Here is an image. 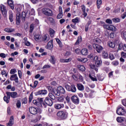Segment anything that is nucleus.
<instances>
[{
  "label": "nucleus",
  "instance_id": "nucleus-13",
  "mask_svg": "<svg viewBox=\"0 0 126 126\" xmlns=\"http://www.w3.org/2000/svg\"><path fill=\"white\" fill-rule=\"evenodd\" d=\"M71 100L74 104H76V105H78L79 104V98L75 95L72 96L71 97Z\"/></svg>",
  "mask_w": 126,
  "mask_h": 126
},
{
  "label": "nucleus",
  "instance_id": "nucleus-30",
  "mask_svg": "<svg viewBox=\"0 0 126 126\" xmlns=\"http://www.w3.org/2000/svg\"><path fill=\"white\" fill-rule=\"evenodd\" d=\"M102 5V0H96V5L98 9L100 8V6Z\"/></svg>",
  "mask_w": 126,
  "mask_h": 126
},
{
  "label": "nucleus",
  "instance_id": "nucleus-40",
  "mask_svg": "<svg viewBox=\"0 0 126 126\" xmlns=\"http://www.w3.org/2000/svg\"><path fill=\"white\" fill-rule=\"evenodd\" d=\"M89 77L93 81H97V78L95 76H92L91 75H89Z\"/></svg>",
  "mask_w": 126,
  "mask_h": 126
},
{
  "label": "nucleus",
  "instance_id": "nucleus-43",
  "mask_svg": "<svg viewBox=\"0 0 126 126\" xmlns=\"http://www.w3.org/2000/svg\"><path fill=\"white\" fill-rule=\"evenodd\" d=\"M16 10L17 13H20L21 12V9H22V7H21V6H18L17 7H16Z\"/></svg>",
  "mask_w": 126,
  "mask_h": 126
},
{
  "label": "nucleus",
  "instance_id": "nucleus-4",
  "mask_svg": "<svg viewBox=\"0 0 126 126\" xmlns=\"http://www.w3.org/2000/svg\"><path fill=\"white\" fill-rule=\"evenodd\" d=\"M57 116L62 119L64 120L67 118V112L66 111H60L57 113Z\"/></svg>",
  "mask_w": 126,
  "mask_h": 126
},
{
  "label": "nucleus",
  "instance_id": "nucleus-44",
  "mask_svg": "<svg viewBox=\"0 0 126 126\" xmlns=\"http://www.w3.org/2000/svg\"><path fill=\"white\" fill-rule=\"evenodd\" d=\"M108 56L109 55H108V53H107L105 52H102V57L104 59H107V58H108Z\"/></svg>",
  "mask_w": 126,
  "mask_h": 126
},
{
  "label": "nucleus",
  "instance_id": "nucleus-19",
  "mask_svg": "<svg viewBox=\"0 0 126 126\" xmlns=\"http://www.w3.org/2000/svg\"><path fill=\"white\" fill-rule=\"evenodd\" d=\"M108 45L109 46V47H110V48L114 49V48L116 47V43L114 41H108Z\"/></svg>",
  "mask_w": 126,
  "mask_h": 126
},
{
  "label": "nucleus",
  "instance_id": "nucleus-33",
  "mask_svg": "<svg viewBox=\"0 0 126 126\" xmlns=\"http://www.w3.org/2000/svg\"><path fill=\"white\" fill-rule=\"evenodd\" d=\"M26 15H28V12L27 11V13L25 12H23L22 13V18L25 20V17H26Z\"/></svg>",
  "mask_w": 126,
  "mask_h": 126
},
{
  "label": "nucleus",
  "instance_id": "nucleus-10",
  "mask_svg": "<svg viewBox=\"0 0 126 126\" xmlns=\"http://www.w3.org/2000/svg\"><path fill=\"white\" fill-rule=\"evenodd\" d=\"M30 113L32 115H36L38 113V109L34 107H31L29 109Z\"/></svg>",
  "mask_w": 126,
  "mask_h": 126
},
{
  "label": "nucleus",
  "instance_id": "nucleus-18",
  "mask_svg": "<svg viewBox=\"0 0 126 126\" xmlns=\"http://www.w3.org/2000/svg\"><path fill=\"white\" fill-rule=\"evenodd\" d=\"M8 4L10 8L13 10L14 9V5L13 4V1L12 0H7Z\"/></svg>",
  "mask_w": 126,
  "mask_h": 126
},
{
  "label": "nucleus",
  "instance_id": "nucleus-27",
  "mask_svg": "<svg viewBox=\"0 0 126 126\" xmlns=\"http://www.w3.org/2000/svg\"><path fill=\"white\" fill-rule=\"evenodd\" d=\"M9 19L10 22H13V13L12 12H10L9 13Z\"/></svg>",
  "mask_w": 126,
  "mask_h": 126
},
{
  "label": "nucleus",
  "instance_id": "nucleus-37",
  "mask_svg": "<svg viewBox=\"0 0 126 126\" xmlns=\"http://www.w3.org/2000/svg\"><path fill=\"white\" fill-rule=\"evenodd\" d=\"M49 97L50 98V99H52V100H55L56 99V96L53 94L49 93Z\"/></svg>",
  "mask_w": 126,
  "mask_h": 126
},
{
  "label": "nucleus",
  "instance_id": "nucleus-24",
  "mask_svg": "<svg viewBox=\"0 0 126 126\" xmlns=\"http://www.w3.org/2000/svg\"><path fill=\"white\" fill-rule=\"evenodd\" d=\"M72 59L71 58H68L67 59H60L61 63H70V62H71Z\"/></svg>",
  "mask_w": 126,
  "mask_h": 126
},
{
  "label": "nucleus",
  "instance_id": "nucleus-52",
  "mask_svg": "<svg viewBox=\"0 0 126 126\" xmlns=\"http://www.w3.org/2000/svg\"><path fill=\"white\" fill-rule=\"evenodd\" d=\"M105 22L108 23V24H112L113 22H112V20L110 19H107L106 20Z\"/></svg>",
  "mask_w": 126,
  "mask_h": 126
},
{
  "label": "nucleus",
  "instance_id": "nucleus-38",
  "mask_svg": "<svg viewBox=\"0 0 126 126\" xmlns=\"http://www.w3.org/2000/svg\"><path fill=\"white\" fill-rule=\"evenodd\" d=\"M49 32H50V36L51 37H53L54 36V34H55V31H54V30H53L52 29H50Z\"/></svg>",
  "mask_w": 126,
  "mask_h": 126
},
{
  "label": "nucleus",
  "instance_id": "nucleus-34",
  "mask_svg": "<svg viewBox=\"0 0 126 126\" xmlns=\"http://www.w3.org/2000/svg\"><path fill=\"white\" fill-rule=\"evenodd\" d=\"M28 15H34L35 14V10L32 9L30 11H28Z\"/></svg>",
  "mask_w": 126,
  "mask_h": 126
},
{
  "label": "nucleus",
  "instance_id": "nucleus-47",
  "mask_svg": "<svg viewBox=\"0 0 126 126\" xmlns=\"http://www.w3.org/2000/svg\"><path fill=\"white\" fill-rule=\"evenodd\" d=\"M109 57L111 61H113V60H115V57L114 56V55L112 53L109 54Z\"/></svg>",
  "mask_w": 126,
  "mask_h": 126
},
{
  "label": "nucleus",
  "instance_id": "nucleus-32",
  "mask_svg": "<svg viewBox=\"0 0 126 126\" xmlns=\"http://www.w3.org/2000/svg\"><path fill=\"white\" fill-rule=\"evenodd\" d=\"M116 120L118 123H123L125 121L124 117H117Z\"/></svg>",
  "mask_w": 126,
  "mask_h": 126
},
{
  "label": "nucleus",
  "instance_id": "nucleus-21",
  "mask_svg": "<svg viewBox=\"0 0 126 126\" xmlns=\"http://www.w3.org/2000/svg\"><path fill=\"white\" fill-rule=\"evenodd\" d=\"M77 87L80 91H83L84 90V86L81 84H77Z\"/></svg>",
  "mask_w": 126,
  "mask_h": 126
},
{
  "label": "nucleus",
  "instance_id": "nucleus-39",
  "mask_svg": "<svg viewBox=\"0 0 126 126\" xmlns=\"http://www.w3.org/2000/svg\"><path fill=\"white\" fill-rule=\"evenodd\" d=\"M82 41V38H81V37H79L78 38L77 41L75 43V45H78V44H79L80 43H81Z\"/></svg>",
  "mask_w": 126,
  "mask_h": 126
},
{
  "label": "nucleus",
  "instance_id": "nucleus-45",
  "mask_svg": "<svg viewBox=\"0 0 126 126\" xmlns=\"http://www.w3.org/2000/svg\"><path fill=\"white\" fill-rule=\"evenodd\" d=\"M32 99H33V93H31L30 95L29 98V102L31 103L32 101Z\"/></svg>",
  "mask_w": 126,
  "mask_h": 126
},
{
  "label": "nucleus",
  "instance_id": "nucleus-14",
  "mask_svg": "<svg viewBox=\"0 0 126 126\" xmlns=\"http://www.w3.org/2000/svg\"><path fill=\"white\" fill-rule=\"evenodd\" d=\"M48 93V91L46 90H40L35 93V95H46Z\"/></svg>",
  "mask_w": 126,
  "mask_h": 126
},
{
  "label": "nucleus",
  "instance_id": "nucleus-49",
  "mask_svg": "<svg viewBox=\"0 0 126 126\" xmlns=\"http://www.w3.org/2000/svg\"><path fill=\"white\" fill-rule=\"evenodd\" d=\"M113 22L119 23L121 21L119 18H115L112 19Z\"/></svg>",
  "mask_w": 126,
  "mask_h": 126
},
{
  "label": "nucleus",
  "instance_id": "nucleus-59",
  "mask_svg": "<svg viewBox=\"0 0 126 126\" xmlns=\"http://www.w3.org/2000/svg\"><path fill=\"white\" fill-rule=\"evenodd\" d=\"M32 103H33V104H34L36 106H39V102H37V100H33L32 101Z\"/></svg>",
  "mask_w": 126,
  "mask_h": 126
},
{
  "label": "nucleus",
  "instance_id": "nucleus-50",
  "mask_svg": "<svg viewBox=\"0 0 126 126\" xmlns=\"http://www.w3.org/2000/svg\"><path fill=\"white\" fill-rule=\"evenodd\" d=\"M3 100L5 102H6V103H7V104H8L9 103V99H8V98H7L6 96H4Z\"/></svg>",
  "mask_w": 126,
  "mask_h": 126
},
{
  "label": "nucleus",
  "instance_id": "nucleus-36",
  "mask_svg": "<svg viewBox=\"0 0 126 126\" xmlns=\"http://www.w3.org/2000/svg\"><path fill=\"white\" fill-rule=\"evenodd\" d=\"M57 100L58 102H63L64 101V98H63V96H60L57 97Z\"/></svg>",
  "mask_w": 126,
  "mask_h": 126
},
{
  "label": "nucleus",
  "instance_id": "nucleus-60",
  "mask_svg": "<svg viewBox=\"0 0 126 126\" xmlns=\"http://www.w3.org/2000/svg\"><path fill=\"white\" fill-rule=\"evenodd\" d=\"M121 57H122V58H124V59H126V53L122 52L121 53Z\"/></svg>",
  "mask_w": 126,
  "mask_h": 126
},
{
  "label": "nucleus",
  "instance_id": "nucleus-5",
  "mask_svg": "<svg viewBox=\"0 0 126 126\" xmlns=\"http://www.w3.org/2000/svg\"><path fill=\"white\" fill-rule=\"evenodd\" d=\"M42 11V13H43V14H45V15H48V16L52 15V10H51L49 8H43Z\"/></svg>",
  "mask_w": 126,
  "mask_h": 126
},
{
  "label": "nucleus",
  "instance_id": "nucleus-20",
  "mask_svg": "<svg viewBox=\"0 0 126 126\" xmlns=\"http://www.w3.org/2000/svg\"><path fill=\"white\" fill-rule=\"evenodd\" d=\"M4 31H5V32H7L8 33H12V32H14V31H15V29L11 28H7L4 30Z\"/></svg>",
  "mask_w": 126,
  "mask_h": 126
},
{
  "label": "nucleus",
  "instance_id": "nucleus-57",
  "mask_svg": "<svg viewBox=\"0 0 126 126\" xmlns=\"http://www.w3.org/2000/svg\"><path fill=\"white\" fill-rule=\"evenodd\" d=\"M123 47H124V45L123 44V43H120L118 46L119 50H122Z\"/></svg>",
  "mask_w": 126,
  "mask_h": 126
},
{
  "label": "nucleus",
  "instance_id": "nucleus-9",
  "mask_svg": "<svg viewBox=\"0 0 126 126\" xmlns=\"http://www.w3.org/2000/svg\"><path fill=\"white\" fill-rule=\"evenodd\" d=\"M117 114L120 116H123L126 114V111L122 107H119L117 110Z\"/></svg>",
  "mask_w": 126,
  "mask_h": 126
},
{
  "label": "nucleus",
  "instance_id": "nucleus-17",
  "mask_svg": "<svg viewBox=\"0 0 126 126\" xmlns=\"http://www.w3.org/2000/svg\"><path fill=\"white\" fill-rule=\"evenodd\" d=\"M38 100L39 101V104H40L39 106H44V108H46V104L44 103V101H43V98H38Z\"/></svg>",
  "mask_w": 126,
  "mask_h": 126
},
{
  "label": "nucleus",
  "instance_id": "nucleus-48",
  "mask_svg": "<svg viewBox=\"0 0 126 126\" xmlns=\"http://www.w3.org/2000/svg\"><path fill=\"white\" fill-rule=\"evenodd\" d=\"M112 64L113 65H114V66H117V65H119V62L118 61H113L112 63Z\"/></svg>",
  "mask_w": 126,
  "mask_h": 126
},
{
  "label": "nucleus",
  "instance_id": "nucleus-23",
  "mask_svg": "<svg viewBox=\"0 0 126 126\" xmlns=\"http://www.w3.org/2000/svg\"><path fill=\"white\" fill-rule=\"evenodd\" d=\"M43 40L44 42H48L49 41V40H50V36L48 34H45L43 36Z\"/></svg>",
  "mask_w": 126,
  "mask_h": 126
},
{
  "label": "nucleus",
  "instance_id": "nucleus-41",
  "mask_svg": "<svg viewBox=\"0 0 126 126\" xmlns=\"http://www.w3.org/2000/svg\"><path fill=\"white\" fill-rule=\"evenodd\" d=\"M52 47H53V41H50L47 44V48L50 49V48H52Z\"/></svg>",
  "mask_w": 126,
  "mask_h": 126
},
{
  "label": "nucleus",
  "instance_id": "nucleus-8",
  "mask_svg": "<svg viewBox=\"0 0 126 126\" xmlns=\"http://www.w3.org/2000/svg\"><path fill=\"white\" fill-rule=\"evenodd\" d=\"M0 8L2 15L4 16V17H6L7 11L6 9L5 8V6L1 4L0 5Z\"/></svg>",
  "mask_w": 126,
  "mask_h": 126
},
{
  "label": "nucleus",
  "instance_id": "nucleus-61",
  "mask_svg": "<svg viewBox=\"0 0 126 126\" xmlns=\"http://www.w3.org/2000/svg\"><path fill=\"white\" fill-rule=\"evenodd\" d=\"M23 104H27V98L25 97L23 99Z\"/></svg>",
  "mask_w": 126,
  "mask_h": 126
},
{
  "label": "nucleus",
  "instance_id": "nucleus-22",
  "mask_svg": "<svg viewBox=\"0 0 126 126\" xmlns=\"http://www.w3.org/2000/svg\"><path fill=\"white\" fill-rule=\"evenodd\" d=\"M81 54L83 56H87V54H88V50L87 49H83L81 51Z\"/></svg>",
  "mask_w": 126,
  "mask_h": 126
},
{
  "label": "nucleus",
  "instance_id": "nucleus-58",
  "mask_svg": "<svg viewBox=\"0 0 126 126\" xmlns=\"http://www.w3.org/2000/svg\"><path fill=\"white\" fill-rule=\"evenodd\" d=\"M48 20L50 21L51 23H54L55 22V20L53 19V18L49 17L48 18Z\"/></svg>",
  "mask_w": 126,
  "mask_h": 126
},
{
  "label": "nucleus",
  "instance_id": "nucleus-15",
  "mask_svg": "<svg viewBox=\"0 0 126 126\" xmlns=\"http://www.w3.org/2000/svg\"><path fill=\"white\" fill-rule=\"evenodd\" d=\"M9 94H10L11 98H13V99H15V98H18V97H19L17 92H10Z\"/></svg>",
  "mask_w": 126,
  "mask_h": 126
},
{
  "label": "nucleus",
  "instance_id": "nucleus-31",
  "mask_svg": "<svg viewBox=\"0 0 126 126\" xmlns=\"http://www.w3.org/2000/svg\"><path fill=\"white\" fill-rule=\"evenodd\" d=\"M72 22L74 23V24H76V23H79V18H78V17H76L75 19H73L72 20Z\"/></svg>",
  "mask_w": 126,
  "mask_h": 126
},
{
  "label": "nucleus",
  "instance_id": "nucleus-63",
  "mask_svg": "<svg viewBox=\"0 0 126 126\" xmlns=\"http://www.w3.org/2000/svg\"><path fill=\"white\" fill-rule=\"evenodd\" d=\"M122 36L124 39H126V32H124L122 33Z\"/></svg>",
  "mask_w": 126,
  "mask_h": 126
},
{
  "label": "nucleus",
  "instance_id": "nucleus-25",
  "mask_svg": "<svg viewBox=\"0 0 126 126\" xmlns=\"http://www.w3.org/2000/svg\"><path fill=\"white\" fill-rule=\"evenodd\" d=\"M49 61L53 64H55L56 63V58H55V56H51Z\"/></svg>",
  "mask_w": 126,
  "mask_h": 126
},
{
  "label": "nucleus",
  "instance_id": "nucleus-1",
  "mask_svg": "<svg viewBox=\"0 0 126 126\" xmlns=\"http://www.w3.org/2000/svg\"><path fill=\"white\" fill-rule=\"evenodd\" d=\"M90 57L91 58H94V64H91L90 67L92 69H94L95 71H98V67H100L101 65H102V60H101V59L98 58V56L94 55L93 54H91Z\"/></svg>",
  "mask_w": 126,
  "mask_h": 126
},
{
  "label": "nucleus",
  "instance_id": "nucleus-35",
  "mask_svg": "<svg viewBox=\"0 0 126 126\" xmlns=\"http://www.w3.org/2000/svg\"><path fill=\"white\" fill-rule=\"evenodd\" d=\"M35 27V25L33 24H32L31 25H30V32L31 33H32L33 32V30H34V28Z\"/></svg>",
  "mask_w": 126,
  "mask_h": 126
},
{
  "label": "nucleus",
  "instance_id": "nucleus-62",
  "mask_svg": "<svg viewBox=\"0 0 126 126\" xmlns=\"http://www.w3.org/2000/svg\"><path fill=\"white\" fill-rule=\"evenodd\" d=\"M14 123L11 122L10 121H9V122L7 124V126H13V124Z\"/></svg>",
  "mask_w": 126,
  "mask_h": 126
},
{
  "label": "nucleus",
  "instance_id": "nucleus-64",
  "mask_svg": "<svg viewBox=\"0 0 126 126\" xmlns=\"http://www.w3.org/2000/svg\"><path fill=\"white\" fill-rule=\"evenodd\" d=\"M122 104L124 106H125V107H126V99H123L122 100Z\"/></svg>",
  "mask_w": 126,
  "mask_h": 126
},
{
  "label": "nucleus",
  "instance_id": "nucleus-29",
  "mask_svg": "<svg viewBox=\"0 0 126 126\" xmlns=\"http://www.w3.org/2000/svg\"><path fill=\"white\" fill-rule=\"evenodd\" d=\"M78 62H81V63H86L88 60L87 58H78Z\"/></svg>",
  "mask_w": 126,
  "mask_h": 126
},
{
  "label": "nucleus",
  "instance_id": "nucleus-12",
  "mask_svg": "<svg viewBox=\"0 0 126 126\" xmlns=\"http://www.w3.org/2000/svg\"><path fill=\"white\" fill-rule=\"evenodd\" d=\"M44 102L48 106H53V101L49 97H45Z\"/></svg>",
  "mask_w": 126,
  "mask_h": 126
},
{
  "label": "nucleus",
  "instance_id": "nucleus-56",
  "mask_svg": "<svg viewBox=\"0 0 126 126\" xmlns=\"http://www.w3.org/2000/svg\"><path fill=\"white\" fill-rule=\"evenodd\" d=\"M38 81H35L34 82V86L32 87V88H36L37 87V86L38 85Z\"/></svg>",
  "mask_w": 126,
  "mask_h": 126
},
{
  "label": "nucleus",
  "instance_id": "nucleus-3",
  "mask_svg": "<svg viewBox=\"0 0 126 126\" xmlns=\"http://www.w3.org/2000/svg\"><path fill=\"white\" fill-rule=\"evenodd\" d=\"M103 25V28L105 29H107V30H110V31H116V27L113 25H109L107 24H105V23L103 22H100Z\"/></svg>",
  "mask_w": 126,
  "mask_h": 126
},
{
  "label": "nucleus",
  "instance_id": "nucleus-54",
  "mask_svg": "<svg viewBox=\"0 0 126 126\" xmlns=\"http://www.w3.org/2000/svg\"><path fill=\"white\" fill-rule=\"evenodd\" d=\"M18 74L19 75V78H20V79H21V78L22 77V72H21V70H18Z\"/></svg>",
  "mask_w": 126,
  "mask_h": 126
},
{
  "label": "nucleus",
  "instance_id": "nucleus-7",
  "mask_svg": "<svg viewBox=\"0 0 126 126\" xmlns=\"http://www.w3.org/2000/svg\"><path fill=\"white\" fill-rule=\"evenodd\" d=\"M10 80L11 81H15L16 83H18V82H19V80H18V77L17 76V74H16L11 75L10 77Z\"/></svg>",
  "mask_w": 126,
  "mask_h": 126
},
{
  "label": "nucleus",
  "instance_id": "nucleus-2",
  "mask_svg": "<svg viewBox=\"0 0 126 126\" xmlns=\"http://www.w3.org/2000/svg\"><path fill=\"white\" fill-rule=\"evenodd\" d=\"M53 93L57 96H60L61 94H65V90L62 86H59L58 87V89H55L53 91Z\"/></svg>",
  "mask_w": 126,
  "mask_h": 126
},
{
  "label": "nucleus",
  "instance_id": "nucleus-26",
  "mask_svg": "<svg viewBox=\"0 0 126 126\" xmlns=\"http://www.w3.org/2000/svg\"><path fill=\"white\" fill-rule=\"evenodd\" d=\"M70 91H71V92H73V93H75V92H76V87H75V85H71Z\"/></svg>",
  "mask_w": 126,
  "mask_h": 126
},
{
  "label": "nucleus",
  "instance_id": "nucleus-11",
  "mask_svg": "<svg viewBox=\"0 0 126 126\" xmlns=\"http://www.w3.org/2000/svg\"><path fill=\"white\" fill-rule=\"evenodd\" d=\"M54 107L56 110H61V109H63L64 104L63 103H57L55 104Z\"/></svg>",
  "mask_w": 126,
  "mask_h": 126
},
{
  "label": "nucleus",
  "instance_id": "nucleus-6",
  "mask_svg": "<svg viewBox=\"0 0 126 126\" xmlns=\"http://www.w3.org/2000/svg\"><path fill=\"white\" fill-rule=\"evenodd\" d=\"M93 47L94 49H95L96 50L97 53H101V51L103 50V47L97 44H94Z\"/></svg>",
  "mask_w": 126,
  "mask_h": 126
},
{
  "label": "nucleus",
  "instance_id": "nucleus-51",
  "mask_svg": "<svg viewBox=\"0 0 126 126\" xmlns=\"http://www.w3.org/2000/svg\"><path fill=\"white\" fill-rule=\"evenodd\" d=\"M16 106L17 108H20V107H21V102H20V100L17 101Z\"/></svg>",
  "mask_w": 126,
  "mask_h": 126
},
{
  "label": "nucleus",
  "instance_id": "nucleus-46",
  "mask_svg": "<svg viewBox=\"0 0 126 126\" xmlns=\"http://www.w3.org/2000/svg\"><path fill=\"white\" fill-rule=\"evenodd\" d=\"M35 40H40L41 39V35L40 34H35L34 35Z\"/></svg>",
  "mask_w": 126,
  "mask_h": 126
},
{
  "label": "nucleus",
  "instance_id": "nucleus-28",
  "mask_svg": "<svg viewBox=\"0 0 126 126\" xmlns=\"http://www.w3.org/2000/svg\"><path fill=\"white\" fill-rule=\"evenodd\" d=\"M77 68H79L81 71H85V67L82 65H78Z\"/></svg>",
  "mask_w": 126,
  "mask_h": 126
},
{
  "label": "nucleus",
  "instance_id": "nucleus-53",
  "mask_svg": "<svg viewBox=\"0 0 126 126\" xmlns=\"http://www.w3.org/2000/svg\"><path fill=\"white\" fill-rule=\"evenodd\" d=\"M63 17V13H59L57 16V19H61Z\"/></svg>",
  "mask_w": 126,
  "mask_h": 126
},
{
  "label": "nucleus",
  "instance_id": "nucleus-55",
  "mask_svg": "<svg viewBox=\"0 0 126 126\" xmlns=\"http://www.w3.org/2000/svg\"><path fill=\"white\" fill-rule=\"evenodd\" d=\"M16 69H11L10 71V74H14V73H16Z\"/></svg>",
  "mask_w": 126,
  "mask_h": 126
},
{
  "label": "nucleus",
  "instance_id": "nucleus-16",
  "mask_svg": "<svg viewBox=\"0 0 126 126\" xmlns=\"http://www.w3.org/2000/svg\"><path fill=\"white\" fill-rule=\"evenodd\" d=\"M20 15H21V14L20 13H17L16 14V24L17 25H19V24H20V18H21V16Z\"/></svg>",
  "mask_w": 126,
  "mask_h": 126
},
{
  "label": "nucleus",
  "instance_id": "nucleus-42",
  "mask_svg": "<svg viewBox=\"0 0 126 126\" xmlns=\"http://www.w3.org/2000/svg\"><path fill=\"white\" fill-rule=\"evenodd\" d=\"M56 42L59 44L60 47L62 48L63 47V44L62 43V41L59 38L56 39Z\"/></svg>",
  "mask_w": 126,
  "mask_h": 126
}]
</instances>
